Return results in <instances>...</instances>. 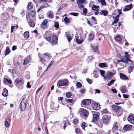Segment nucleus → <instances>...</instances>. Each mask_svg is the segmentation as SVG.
Here are the masks:
<instances>
[{"label": "nucleus", "mask_w": 134, "mask_h": 134, "mask_svg": "<svg viewBox=\"0 0 134 134\" xmlns=\"http://www.w3.org/2000/svg\"><path fill=\"white\" fill-rule=\"evenodd\" d=\"M93 77L95 78L98 77L99 76V70L97 69H95L94 70L93 73Z\"/></svg>", "instance_id": "22"}, {"label": "nucleus", "mask_w": 134, "mask_h": 134, "mask_svg": "<svg viewBox=\"0 0 134 134\" xmlns=\"http://www.w3.org/2000/svg\"><path fill=\"white\" fill-rule=\"evenodd\" d=\"M128 120L134 125V115L131 114L127 118Z\"/></svg>", "instance_id": "12"}, {"label": "nucleus", "mask_w": 134, "mask_h": 134, "mask_svg": "<svg viewBox=\"0 0 134 134\" xmlns=\"http://www.w3.org/2000/svg\"><path fill=\"white\" fill-rule=\"evenodd\" d=\"M101 12H102L103 15L105 16L108 15V12L107 10H102Z\"/></svg>", "instance_id": "47"}, {"label": "nucleus", "mask_w": 134, "mask_h": 134, "mask_svg": "<svg viewBox=\"0 0 134 134\" xmlns=\"http://www.w3.org/2000/svg\"><path fill=\"white\" fill-rule=\"evenodd\" d=\"M114 75V74L112 72H109L107 74V76L108 77H111Z\"/></svg>", "instance_id": "51"}, {"label": "nucleus", "mask_w": 134, "mask_h": 134, "mask_svg": "<svg viewBox=\"0 0 134 134\" xmlns=\"http://www.w3.org/2000/svg\"><path fill=\"white\" fill-rule=\"evenodd\" d=\"M91 100L89 99H85L83 100L82 103L84 105H88L90 104L91 103Z\"/></svg>", "instance_id": "18"}, {"label": "nucleus", "mask_w": 134, "mask_h": 134, "mask_svg": "<svg viewBox=\"0 0 134 134\" xmlns=\"http://www.w3.org/2000/svg\"><path fill=\"white\" fill-rule=\"evenodd\" d=\"M92 107L94 110H97L100 109V105L98 103H93L92 104Z\"/></svg>", "instance_id": "11"}, {"label": "nucleus", "mask_w": 134, "mask_h": 134, "mask_svg": "<svg viewBox=\"0 0 134 134\" xmlns=\"http://www.w3.org/2000/svg\"><path fill=\"white\" fill-rule=\"evenodd\" d=\"M97 125L100 127H102L103 126L102 123L98 122L97 123Z\"/></svg>", "instance_id": "62"}, {"label": "nucleus", "mask_w": 134, "mask_h": 134, "mask_svg": "<svg viewBox=\"0 0 134 134\" xmlns=\"http://www.w3.org/2000/svg\"><path fill=\"white\" fill-rule=\"evenodd\" d=\"M29 25L30 27H34L35 26V24L32 20L30 19L28 21Z\"/></svg>", "instance_id": "29"}, {"label": "nucleus", "mask_w": 134, "mask_h": 134, "mask_svg": "<svg viewBox=\"0 0 134 134\" xmlns=\"http://www.w3.org/2000/svg\"><path fill=\"white\" fill-rule=\"evenodd\" d=\"M3 82L5 85L7 84L8 83H9L10 84L9 86L10 87H12L13 86V85H11L12 82L10 80H9L6 78H4L3 80Z\"/></svg>", "instance_id": "19"}, {"label": "nucleus", "mask_w": 134, "mask_h": 134, "mask_svg": "<svg viewBox=\"0 0 134 134\" xmlns=\"http://www.w3.org/2000/svg\"><path fill=\"white\" fill-rule=\"evenodd\" d=\"M20 14L21 15V16H23L25 15V11L23 10H22V11L21 12Z\"/></svg>", "instance_id": "63"}, {"label": "nucleus", "mask_w": 134, "mask_h": 134, "mask_svg": "<svg viewBox=\"0 0 134 134\" xmlns=\"http://www.w3.org/2000/svg\"><path fill=\"white\" fill-rule=\"evenodd\" d=\"M91 19L94 20V23L95 24H97V21H96V19L93 16H92Z\"/></svg>", "instance_id": "64"}, {"label": "nucleus", "mask_w": 134, "mask_h": 134, "mask_svg": "<svg viewBox=\"0 0 134 134\" xmlns=\"http://www.w3.org/2000/svg\"><path fill=\"white\" fill-rule=\"evenodd\" d=\"M18 60L17 62L16 65L20 66L21 65L22 63L21 62L22 59H21V58L20 57L18 58Z\"/></svg>", "instance_id": "39"}, {"label": "nucleus", "mask_w": 134, "mask_h": 134, "mask_svg": "<svg viewBox=\"0 0 134 134\" xmlns=\"http://www.w3.org/2000/svg\"><path fill=\"white\" fill-rule=\"evenodd\" d=\"M132 128L131 125H125L123 129L125 131H128L131 129Z\"/></svg>", "instance_id": "23"}, {"label": "nucleus", "mask_w": 134, "mask_h": 134, "mask_svg": "<svg viewBox=\"0 0 134 134\" xmlns=\"http://www.w3.org/2000/svg\"><path fill=\"white\" fill-rule=\"evenodd\" d=\"M94 33L93 32H92L89 35L88 39L90 41H92L94 38Z\"/></svg>", "instance_id": "27"}, {"label": "nucleus", "mask_w": 134, "mask_h": 134, "mask_svg": "<svg viewBox=\"0 0 134 134\" xmlns=\"http://www.w3.org/2000/svg\"><path fill=\"white\" fill-rule=\"evenodd\" d=\"M36 12L34 10H33L30 13V17H33L35 15Z\"/></svg>", "instance_id": "38"}, {"label": "nucleus", "mask_w": 134, "mask_h": 134, "mask_svg": "<svg viewBox=\"0 0 134 134\" xmlns=\"http://www.w3.org/2000/svg\"><path fill=\"white\" fill-rule=\"evenodd\" d=\"M11 119L8 117H7L5 121V126L6 127H9L10 125V122L11 121Z\"/></svg>", "instance_id": "13"}, {"label": "nucleus", "mask_w": 134, "mask_h": 134, "mask_svg": "<svg viewBox=\"0 0 134 134\" xmlns=\"http://www.w3.org/2000/svg\"><path fill=\"white\" fill-rule=\"evenodd\" d=\"M54 16L53 12L52 11H49L47 13V16L50 19L53 18Z\"/></svg>", "instance_id": "20"}, {"label": "nucleus", "mask_w": 134, "mask_h": 134, "mask_svg": "<svg viewBox=\"0 0 134 134\" xmlns=\"http://www.w3.org/2000/svg\"><path fill=\"white\" fill-rule=\"evenodd\" d=\"M115 19L114 21L113 22V23L116 24L119 21L118 17H116L115 18H114Z\"/></svg>", "instance_id": "59"}, {"label": "nucleus", "mask_w": 134, "mask_h": 134, "mask_svg": "<svg viewBox=\"0 0 134 134\" xmlns=\"http://www.w3.org/2000/svg\"><path fill=\"white\" fill-rule=\"evenodd\" d=\"M118 124L116 122H114V123L113 126L111 129V131L113 133L117 131L118 128Z\"/></svg>", "instance_id": "10"}, {"label": "nucleus", "mask_w": 134, "mask_h": 134, "mask_svg": "<svg viewBox=\"0 0 134 134\" xmlns=\"http://www.w3.org/2000/svg\"><path fill=\"white\" fill-rule=\"evenodd\" d=\"M51 57V54L48 53L43 54L42 57L40 58V61L42 63L45 64L46 63V61L48 58Z\"/></svg>", "instance_id": "2"}, {"label": "nucleus", "mask_w": 134, "mask_h": 134, "mask_svg": "<svg viewBox=\"0 0 134 134\" xmlns=\"http://www.w3.org/2000/svg\"><path fill=\"white\" fill-rule=\"evenodd\" d=\"M111 119L110 115L105 114L103 115L102 118V121L103 123L108 124Z\"/></svg>", "instance_id": "7"}, {"label": "nucleus", "mask_w": 134, "mask_h": 134, "mask_svg": "<svg viewBox=\"0 0 134 134\" xmlns=\"http://www.w3.org/2000/svg\"><path fill=\"white\" fill-rule=\"evenodd\" d=\"M23 35L24 37L27 39L29 37V34L28 32L26 31L24 33Z\"/></svg>", "instance_id": "37"}, {"label": "nucleus", "mask_w": 134, "mask_h": 134, "mask_svg": "<svg viewBox=\"0 0 134 134\" xmlns=\"http://www.w3.org/2000/svg\"><path fill=\"white\" fill-rule=\"evenodd\" d=\"M86 80L90 84H91L92 82V80L89 78L86 79Z\"/></svg>", "instance_id": "57"}, {"label": "nucleus", "mask_w": 134, "mask_h": 134, "mask_svg": "<svg viewBox=\"0 0 134 134\" xmlns=\"http://www.w3.org/2000/svg\"><path fill=\"white\" fill-rule=\"evenodd\" d=\"M74 100L73 99H66V102L70 104V105H72L74 102Z\"/></svg>", "instance_id": "32"}, {"label": "nucleus", "mask_w": 134, "mask_h": 134, "mask_svg": "<svg viewBox=\"0 0 134 134\" xmlns=\"http://www.w3.org/2000/svg\"><path fill=\"white\" fill-rule=\"evenodd\" d=\"M68 80L66 79L63 80H60L58 81L57 83V86L58 87L63 86H66L68 85Z\"/></svg>", "instance_id": "6"}, {"label": "nucleus", "mask_w": 134, "mask_h": 134, "mask_svg": "<svg viewBox=\"0 0 134 134\" xmlns=\"http://www.w3.org/2000/svg\"><path fill=\"white\" fill-rule=\"evenodd\" d=\"M99 66L101 67H105L106 65L104 63H100L99 64Z\"/></svg>", "instance_id": "58"}, {"label": "nucleus", "mask_w": 134, "mask_h": 134, "mask_svg": "<svg viewBox=\"0 0 134 134\" xmlns=\"http://www.w3.org/2000/svg\"><path fill=\"white\" fill-rule=\"evenodd\" d=\"M54 26L57 29H58L59 28V24L58 22L57 21L55 22L54 23Z\"/></svg>", "instance_id": "48"}, {"label": "nucleus", "mask_w": 134, "mask_h": 134, "mask_svg": "<svg viewBox=\"0 0 134 134\" xmlns=\"http://www.w3.org/2000/svg\"><path fill=\"white\" fill-rule=\"evenodd\" d=\"M10 51L9 48L8 47H7L6 49L5 52V55H8L10 52Z\"/></svg>", "instance_id": "35"}, {"label": "nucleus", "mask_w": 134, "mask_h": 134, "mask_svg": "<svg viewBox=\"0 0 134 134\" xmlns=\"http://www.w3.org/2000/svg\"><path fill=\"white\" fill-rule=\"evenodd\" d=\"M18 25L12 26L11 28V32H12L15 29H18Z\"/></svg>", "instance_id": "41"}, {"label": "nucleus", "mask_w": 134, "mask_h": 134, "mask_svg": "<svg viewBox=\"0 0 134 134\" xmlns=\"http://www.w3.org/2000/svg\"><path fill=\"white\" fill-rule=\"evenodd\" d=\"M112 108L116 112H118L119 110L121 109V107L114 105H112Z\"/></svg>", "instance_id": "21"}, {"label": "nucleus", "mask_w": 134, "mask_h": 134, "mask_svg": "<svg viewBox=\"0 0 134 134\" xmlns=\"http://www.w3.org/2000/svg\"><path fill=\"white\" fill-rule=\"evenodd\" d=\"M81 126L83 129L84 130H85V127H87V124H86L85 122H83L82 123V124L81 125Z\"/></svg>", "instance_id": "49"}, {"label": "nucleus", "mask_w": 134, "mask_h": 134, "mask_svg": "<svg viewBox=\"0 0 134 134\" xmlns=\"http://www.w3.org/2000/svg\"><path fill=\"white\" fill-rule=\"evenodd\" d=\"M121 91L123 93H126L127 92V90L125 86L121 87Z\"/></svg>", "instance_id": "34"}, {"label": "nucleus", "mask_w": 134, "mask_h": 134, "mask_svg": "<svg viewBox=\"0 0 134 134\" xmlns=\"http://www.w3.org/2000/svg\"><path fill=\"white\" fill-rule=\"evenodd\" d=\"M76 86L78 88H80L82 86V84L80 82H78L76 84Z\"/></svg>", "instance_id": "54"}, {"label": "nucleus", "mask_w": 134, "mask_h": 134, "mask_svg": "<svg viewBox=\"0 0 134 134\" xmlns=\"http://www.w3.org/2000/svg\"><path fill=\"white\" fill-rule=\"evenodd\" d=\"M75 132L77 134H79L81 132L80 131V129L78 128L75 129Z\"/></svg>", "instance_id": "56"}, {"label": "nucleus", "mask_w": 134, "mask_h": 134, "mask_svg": "<svg viewBox=\"0 0 134 134\" xmlns=\"http://www.w3.org/2000/svg\"><path fill=\"white\" fill-rule=\"evenodd\" d=\"M115 81L114 80H111L110 81L108 82V85L110 86L111 85H113Z\"/></svg>", "instance_id": "46"}, {"label": "nucleus", "mask_w": 134, "mask_h": 134, "mask_svg": "<svg viewBox=\"0 0 134 134\" xmlns=\"http://www.w3.org/2000/svg\"><path fill=\"white\" fill-rule=\"evenodd\" d=\"M27 99L25 97H23L21 102L19 106V108L22 111L25 110L26 107Z\"/></svg>", "instance_id": "4"}, {"label": "nucleus", "mask_w": 134, "mask_h": 134, "mask_svg": "<svg viewBox=\"0 0 134 134\" xmlns=\"http://www.w3.org/2000/svg\"><path fill=\"white\" fill-rule=\"evenodd\" d=\"M80 113L81 115L85 117H87L88 114V111L85 109H83L81 110L80 112Z\"/></svg>", "instance_id": "9"}, {"label": "nucleus", "mask_w": 134, "mask_h": 134, "mask_svg": "<svg viewBox=\"0 0 134 134\" xmlns=\"http://www.w3.org/2000/svg\"><path fill=\"white\" fill-rule=\"evenodd\" d=\"M100 72L101 75L102 76L104 77V75L105 74V71L103 70H100Z\"/></svg>", "instance_id": "55"}, {"label": "nucleus", "mask_w": 134, "mask_h": 134, "mask_svg": "<svg viewBox=\"0 0 134 134\" xmlns=\"http://www.w3.org/2000/svg\"><path fill=\"white\" fill-rule=\"evenodd\" d=\"M121 61L124 63L128 64L129 61H130L131 63H132V60H130V57H127L126 55H125L124 56L121 57Z\"/></svg>", "instance_id": "8"}, {"label": "nucleus", "mask_w": 134, "mask_h": 134, "mask_svg": "<svg viewBox=\"0 0 134 134\" xmlns=\"http://www.w3.org/2000/svg\"><path fill=\"white\" fill-rule=\"evenodd\" d=\"M58 37L56 36H53L52 38V41L51 43V45L53 46L57 43Z\"/></svg>", "instance_id": "15"}, {"label": "nucleus", "mask_w": 134, "mask_h": 134, "mask_svg": "<svg viewBox=\"0 0 134 134\" xmlns=\"http://www.w3.org/2000/svg\"><path fill=\"white\" fill-rule=\"evenodd\" d=\"M63 123L64 124L63 128L64 129H65L67 126H68L69 125H70V123H69V121L68 119L65 120V121L63 122Z\"/></svg>", "instance_id": "28"}, {"label": "nucleus", "mask_w": 134, "mask_h": 134, "mask_svg": "<svg viewBox=\"0 0 134 134\" xmlns=\"http://www.w3.org/2000/svg\"><path fill=\"white\" fill-rule=\"evenodd\" d=\"M49 32H46L44 35V38L48 41H50L51 40V37L50 35L48 33Z\"/></svg>", "instance_id": "16"}, {"label": "nucleus", "mask_w": 134, "mask_h": 134, "mask_svg": "<svg viewBox=\"0 0 134 134\" xmlns=\"http://www.w3.org/2000/svg\"><path fill=\"white\" fill-rule=\"evenodd\" d=\"M54 61L53 60H52L51 62L50 63L49 65H48V67H47V69L48 68L50 67V66L52 65L53 64Z\"/></svg>", "instance_id": "60"}, {"label": "nucleus", "mask_w": 134, "mask_h": 134, "mask_svg": "<svg viewBox=\"0 0 134 134\" xmlns=\"http://www.w3.org/2000/svg\"><path fill=\"white\" fill-rule=\"evenodd\" d=\"M80 37L75 36L76 40L78 44H81L84 40L86 37V33H83V32L80 34Z\"/></svg>", "instance_id": "3"}, {"label": "nucleus", "mask_w": 134, "mask_h": 134, "mask_svg": "<svg viewBox=\"0 0 134 134\" xmlns=\"http://www.w3.org/2000/svg\"><path fill=\"white\" fill-rule=\"evenodd\" d=\"M87 2L86 0H77V3L78 7L81 9L82 10L84 8L85 6L83 5L86 4Z\"/></svg>", "instance_id": "5"}, {"label": "nucleus", "mask_w": 134, "mask_h": 134, "mask_svg": "<svg viewBox=\"0 0 134 134\" xmlns=\"http://www.w3.org/2000/svg\"><path fill=\"white\" fill-rule=\"evenodd\" d=\"M64 21L66 23H69L70 22V20L67 17H65L64 19Z\"/></svg>", "instance_id": "45"}, {"label": "nucleus", "mask_w": 134, "mask_h": 134, "mask_svg": "<svg viewBox=\"0 0 134 134\" xmlns=\"http://www.w3.org/2000/svg\"><path fill=\"white\" fill-rule=\"evenodd\" d=\"M14 84L19 89H21L23 87L24 81L23 80L20 78H18L15 80Z\"/></svg>", "instance_id": "1"}, {"label": "nucleus", "mask_w": 134, "mask_h": 134, "mask_svg": "<svg viewBox=\"0 0 134 134\" xmlns=\"http://www.w3.org/2000/svg\"><path fill=\"white\" fill-rule=\"evenodd\" d=\"M30 59H31L30 57L29 56H27L24 60V62L23 63V65H24L26 64L30 61Z\"/></svg>", "instance_id": "24"}, {"label": "nucleus", "mask_w": 134, "mask_h": 134, "mask_svg": "<svg viewBox=\"0 0 134 134\" xmlns=\"http://www.w3.org/2000/svg\"><path fill=\"white\" fill-rule=\"evenodd\" d=\"M99 7L98 6H96L95 5H94L92 7V9L93 10L98 12L99 10L98 9L99 8Z\"/></svg>", "instance_id": "31"}, {"label": "nucleus", "mask_w": 134, "mask_h": 134, "mask_svg": "<svg viewBox=\"0 0 134 134\" xmlns=\"http://www.w3.org/2000/svg\"><path fill=\"white\" fill-rule=\"evenodd\" d=\"M71 93L70 92H68L66 93V96L67 98H69L71 96Z\"/></svg>", "instance_id": "50"}, {"label": "nucleus", "mask_w": 134, "mask_h": 134, "mask_svg": "<svg viewBox=\"0 0 134 134\" xmlns=\"http://www.w3.org/2000/svg\"><path fill=\"white\" fill-rule=\"evenodd\" d=\"M78 122V120L77 119H75L73 120V122L75 124H77Z\"/></svg>", "instance_id": "61"}, {"label": "nucleus", "mask_w": 134, "mask_h": 134, "mask_svg": "<svg viewBox=\"0 0 134 134\" xmlns=\"http://www.w3.org/2000/svg\"><path fill=\"white\" fill-rule=\"evenodd\" d=\"M27 7L28 9L30 10H31L33 9L34 6L31 2H30L28 3L27 5Z\"/></svg>", "instance_id": "30"}, {"label": "nucleus", "mask_w": 134, "mask_h": 134, "mask_svg": "<svg viewBox=\"0 0 134 134\" xmlns=\"http://www.w3.org/2000/svg\"><path fill=\"white\" fill-rule=\"evenodd\" d=\"M70 14L75 16H77L79 15V13H77L72 12L70 13Z\"/></svg>", "instance_id": "53"}, {"label": "nucleus", "mask_w": 134, "mask_h": 134, "mask_svg": "<svg viewBox=\"0 0 134 134\" xmlns=\"http://www.w3.org/2000/svg\"><path fill=\"white\" fill-rule=\"evenodd\" d=\"M134 67L133 66H130L129 67L128 69L129 72L130 73L132 70L133 69Z\"/></svg>", "instance_id": "52"}, {"label": "nucleus", "mask_w": 134, "mask_h": 134, "mask_svg": "<svg viewBox=\"0 0 134 134\" xmlns=\"http://www.w3.org/2000/svg\"><path fill=\"white\" fill-rule=\"evenodd\" d=\"M98 1L99 2H100L103 5H106V2L105 0H98Z\"/></svg>", "instance_id": "40"}, {"label": "nucleus", "mask_w": 134, "mask_h": 134, "mask_svg": "<svg viewBox=\"0 0 134 134\" xmlns=\"http://www.w3.org/2000/svg\"><path fill=\"white\" fill-rule=\"evenodd\" d=\"M48 21L46 20H44L41 24V27L43 29L46 28L47 26V23Z\"/></svg>", "instance_id": "25"}, {"label": "nucleus", "mask_w": 134, "mask_h": 134, "mask_svg": "<svg viewBox=\"0 0 134 134\" xmlns=\"http://www.w3.org/2000/svg\"><path fill=\"white\" fill-rule=\"evenodd\" d=\"M65 34L66 35V38L68 41V42H70L72 39V38L70 35L67 32H65Z\"/></svg>", "instance_id": "33"}, {"label": "nucleus", "mask_w": 134, "mask_h": 134, "mask_svg": "<svg viewBox=\"0 0 134 134\" xmlns=\"http://www.w3.org/2000/svg\"><path fill=\"white\" fill-rule=\"evenodd\" d=\"M99 115L98 114H93V120L92 121L93 122H96L98 120Z\"/></svg>", "instance_id": "17"}, {"label": "nucleus", "mask_w": 134, "mask_h": 134, "mask_svg": "<svg viewBox=\"0 0 134 134\" xmlns=\"http://www.w3.org/2000/svg\"><path fill=\"white\" fill-rule=\"evenodd\" d=\"M102 114V115L103 114L105 113H109V112L108 111L107 109H105L101 111Z\"/></svg>", "instance_id": "44"}, {"label": "nucleus", "mask_w": 134, "mask_h": 134, "mask_svg": "<svg viewBox=\"0 0 134 134\" xmlns=\"http://www.w3.org/2000/svg\"><path fill=\"white\" fill-rule=\"evenodd\" d=\"M133 7L132 4L131 3L130 5L125 6L123 10L124 11L126 12L130 10Z\"/></svg>", "instance_id": "14"}, {"label": "nucleus", "mask_w": 134, "mask_h": 134, "mask_svg": "<svg viewBox=\"0 0 134 134\" xmlns=\"http://www.w3.org/2000/svg\"><path fill=\"white\" fill-rule=\"evenodd\" d=\"M82 9H83V13L82 14L85 15H86L87 13V9L83 8Z\"/></svg>", "instance_id": "42"}, {"label": "nucleus", "mask_w": 134, "mask_h": 134, "mask_svg": "<svg viewBox=\"0 0 134 134\" xmlns=\"http://www.w3.org/2000/svg\"><path fill=\"white\" fill-rule=\"evenodd\" d=\"M116 41L118 42H121V37L119 35L116 36L114 37Z\"/></svg>", "instance_id": "36"}, {"label": "nucleus", "mask_w": 134, "mask_h": 134, "mask_svg": "<svg viewBox=\"0 0 134 134\" xmlns=\"http://www.w3.org/2000/svg\"><path fill=\"white\" fill-rule=\"evenodd\" d=\"M92 49L93 51L94 52H96L98 54H99V51L97 47H93Z\"/></svg>", "instance_id": "43"}, {"label": "nucleus", "mask_w": 134, "mask_h": 134, "mask_svg": "<svg viewBox=\"0 0 134 134\" xmlns=\"http://www.w3.org/2000/svg\"><path fill=\"white\" fill-rule=\"evenodd\" d=\"M120 77L121 79L124 80H126L129 79L128 78L126 75L122 73L120 74Z\"/></svg>", "instance_id": "26"}]
</instances>
